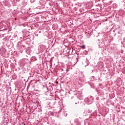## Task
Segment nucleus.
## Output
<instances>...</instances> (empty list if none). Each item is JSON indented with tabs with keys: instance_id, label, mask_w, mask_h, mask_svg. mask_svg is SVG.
<instances>
[{
	"instance_id": "obj_1",
	"label": "nucleus",
	"mask_w": 125,
	"mask_h": 125,
	"mask_svg": "<svg viewBox=\"0 0 125 125\" xmlns=\"http://www.w3.org/2000/svg\"><path fill=\"white\" fill-rule=\"evenodd\" d=\"M82 91H76L75 92V94L77 95V98L74 99V100L73 102V104H79V103H80L79 99H80V100H83V95H82Z\"/></svg>"
},
{
	"instance_id": "obj_16",
	"label": "nucleus",
	"mask_w": 125,
	"mask_h": 125,
	"mask_svg": "<svg viewBox=\"0 0 125 125\" xmlns=\"http://www.w3.org/2000/svg\"><path fill=\"white\" fill-rule=\"evenodd\" d=\"M15 20H16V18L15 19Z\"/></svg>"
},
{
	"instance_id": "obj_8",
	"label": "nucleus",
	"mask_w": 125,
	"mask_h": 125,
	"mask_svg": "<svg viewBox=\"0 0 125 125\" xmlns=\"http://www.w3.org/2000/svg\"><path fill=\"white\" fill-rule=\"evenodd\" d=\"M33 59H35V60H36V57H32L31 58V60H33Z\"/></svg>"
},
{
	"instance_id": "obj_18",
	"label": "nucleus",
	"mask_w": 125,
	"mask_h": 125,
	"mask_svg": "<svg viewBox=\"0 0 125 125\" xmlns=\"http://www.w3.org/2000/svg\"><path fill=\"white\" fill-rule=\"evenodd\" d=\"M23 125H26L25 124H24Z\"/></svg>"
},
{
	"instance_id": "obj_14",
	"label": "nucleus",
	"mask_w": 125,
	"mask_h": 125,
	"mask_svg": "<svg viewBox=\"0 0 125 125\" xmlns=\"http://www.w3.org/2000/svg\"><path fill=\"white\" fill-rule=\"evenodd\" d=\"M115 31H116V30H113V32H115Z\"/></svg>"
},
{
	"instance_id": "obj_11",
	"label": "nucleus",
	"mask_w": 125,
	"mask_h": 125,
	"mask_svg": "<svg viewBox=\"0 0 125 125\" xmlns=\"http://www.w3.org/2000/svg\"><path fill=\"white\" fill-rule=\"evenodd\" d=\"M19 51L21 53H22V52H23V50H20Z\"/></svg>"
},
{
	"instance_id": "obj_13",
	"label": "nucleus",
	"mask_w": 125,
	"mask_h": 125,
	"mask_svg": "<svg viewBox=\"0 0 125 125\" xmlns=\"http://www.w3.org/2000/svg\"><path fill=\"white\" fill-rule=\"evenodd\" d=\"M24 61H27V59H25Z\"/></svg>"
},
{
	"instance_id": "obj_2",
	"label": "nucleus",
	"mask_w": 125,
	"mask_h": 125,
	"mask_svg": "<svg viewBox=\"0 0 125 125\" xmlns=\"http://www.w3.org/2000/svg\"><path fill=\"white\" fill-rule=\"evenodd\" d=\"M94 99V98L93 97L89 96L88 97L84 99V102L88 105H89V104H92V102H93V100Z\"/></svg>"
},
{
	"instance_id": "obj_5",
	"label": "nucleus",
	"mask_w": 125,
	"mask_h": 125,
	"mask_svg": "<svg viewBox=\"0 0 125 125\" xmlns=\"http://www.w3.org/2000/svg\"><path fill=\"white\" fill-rule=\"evenodd\" d=\"M47 108H48V109H51V108H52V106L51 105H50V104H49L47 105Z\"/></svg>"
},
{
	"instance_id": "obj_6",
	"label": "nucleus",
	"mask_w": 125,
	"mask_h": 125,
	"mask_svg": "<svg viewBox=\"0 0 125 125\" xmlns=\"http://www.w3.org/2000/svg\"><path fill=\"white\" fill-rule=\"evenodd\" d=\"M81 47L83 48V49H85V45H84L81 46Z\"/></svg>"
},
{
	"instance_id": "obj_10",
	"label": "nucleus",
	"mask_w": 125,
	"mask_h": 125,
	"mask_svg": "<svg viewBox=\"0 0 125 125\" xmlns=\"http://www.w3.org/2000/svg\"><path fill=\"white\" fill-rule=\"evenodd\" d=\"M92 79H93V81H95V77L94 76L92 77Z\"/></svg>"
},
{
	"instance_id": "obj_15",
	"label": "nucleus",
	"mask_w": 125,
	"mask_h": 125,
	"mask_svg": "<svg viewBox=\"0 0 125 125\" xmlns=\"http://www.w3.org/2000/svg\"><path fill=\"white\" fill-rule=\"evenodd\" d=\"M77 57H79V55H77Z\"/></svg>"
},
{
	"instance_id": "obj_7",
	"label": "nucleus",
	"mask_w": 125,
	"mask_h": 125,
	"mask_svg": "<svg viewBox=\"0 0 125 125\" xmlns=\"http://www.w3.org/2000/svg\"><path fill=\"white\" fill-rule=\"evenodd\" d=\"M77 123H78V125H80L81 124H82V123H81V121H77Z\"/></svg>"
},
{
	"instance_id": "obj_4",
	"label": "nucleus",
	"mask_w": 125,
	"mask_h": 125,
	"mask_svg": "<svg viewBox=\"0 0 125 125\" xmlns=\"http://www.w3.org/2000/svg\"><path fill=\"white\" fill-rule=\"evenodd\" d=\"M44 88L45 89H46L45 92H47L48 90H50V89H51V88H52V86H49V87L46 86V87H44Z\"/></svg>"
},
{
	"instance_id": "obj_9",
	"label": "nucleus",
	"mask_w": 125,
	"mask_h": 125,
	"mask_svg": "<svg viewBox=\"0 0 125 125\" xmlns=\"http://www.w3.org/2000/svg\"><path fill=\"white\" fill-rule=\"evenodd\" d=\"M30 1L32 3H33V2H35V0H30Z\"/></svg>"
},
{
	"instance_id": "obj_3",
	"label": "nucleus",
	"mask_w": 125,
	"mask_h": 125,
	"mask_svg": "<svg viewBox=\"0 0 125 125\" xmlns=\"http://www.w3.org/2000/svg\"><path fill=\"white\" fill-rule=\"evenodd\" d=\"M99 40H98L97 41V42L98 43V45L99 47V48H101L102 47H103V45L104 44V43L102 42H99Z\"/></svg>"
},
{
	"instance_id": "obj_12",
	"label": "nucleus",
	"mask_w": 125,
	"mask_h": 125,
	"mask_svg": "<svg viewBox=\"0 0 125 125\" xmlns=\"http://www.w3.org/2000/svg\"><path fill=\"white\" fill-rule=\"evenodd\" d=\"M39 2H40V3H42V0H40V1H39Z\"/></svg>"
},
{
	"instance_id": "obj_17",
	"label": "nucleus",
	"mask_w": 125,
	"mask_h": 125,
	"mask_svg": "<svg viewBox=\"0 0 125 125\" xmlns=\"http://www.w3.org/2000/svg\"><path fill=\"white\" fill-rule=\"evenodd\" d=\"M118 34H120V32H118Z\"/></svg>"
}]
</instances>
